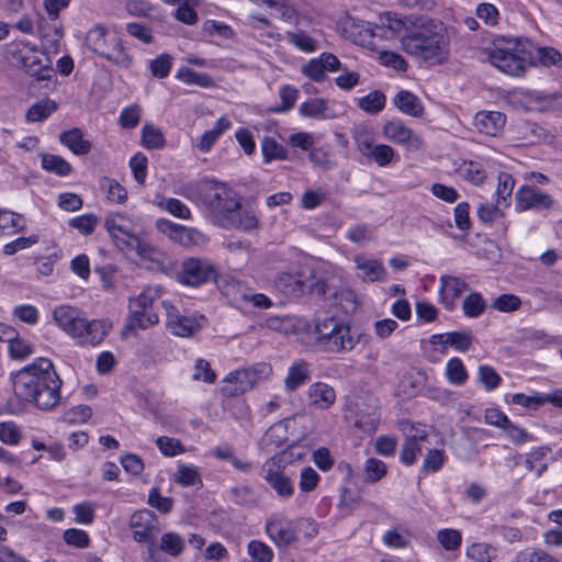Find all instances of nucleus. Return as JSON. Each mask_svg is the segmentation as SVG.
Instances as JSON below:
<instances>
[{"label": "nucleus", "mask_w": 562, "mask_h": 562, "mask_svg": "<svg viewBox=\"0 0 562 562\" xmlns=\"http://www.w3.org/2000/svg\"><path fill=\"white\" fill-rule=\"evenodd\" d=\"M386 25L397 32L402 49L429 65L446 63L450 55V37L446 25L424 16L387 18Z\"/></svg>", "instance_id": "nucleus-1"}, {"label": "nucleus", "mask_w": 562, "mask_h": 562, "mask_svg": "<svg viewBox=\"0 0 562 562\" xmlns=\"http://www.w3.org/2000/svg\"><path fill=\"white\" fill-rule=\"evenodd\" d=\"M63 381L53 362L38 358L13 375V389L22 400L42 411H49L60 401Z\"/></svg>", "instance_id": "nucleus-2"}, {"label": "nucleus", "mask_w": 562, "mask_h": 562, "mask_svg": "<svg viewBox=\"0 0 562 562\" xmlns=\"http://www.w3.org/2000/svg\"><path fill=\"white\" fill-rule=\"evenodd\" d=\"M293 327L296 334L311 330L316 346L321 350L331 353L351 351L364 336L361 333L352 331L347 322L328 314H318L314 318L313 325L303 318H299Z\"/></svg>", "instance_id": "nucleus-3"}, {"label": "nucleus", "mask_w": 562, "mask_h": 562, "mask_svg": "<svg viewBox=\"0 0 562 562\" xmlns=\"http://www.w3.org/2000/svg\"><path fill=\"white\" fill-rule=\"evenodd\" d=\"M86 43L92 52L120 68L127 69L133 65L134 58L114 27L102 24L93 26L86 35Z\"/></svg>", "instance_id": "nucleus-4"}, {"label": "nucleus", "mask_w": 562, "mask_h": 562, "mask_svg": "<svg viewBox=\"0 0 562 562\" xmlns=\"http://www.w3.org/2000/svg\"><path fill=\"white\" fill-rule=\"evenodd\" d=\"M531 45L519 40H509L494 45L488 52L490 63L509 76H520L533 61Z\"/></svg>", "instance_id": "nucleus-5"}, {"label": "nucleus", "mask_w": 562, "mask_h": 562, "mask_svg": "<svg viewBox=\"0 0 562 562\" xmlns=\"http://www.w3.org/2000/svg\"><path fill=\"white\" fill-rule=\"evenodd\" d=\"M162 290L158 285H148L130 300V325L142 329L158 324L159 317L153 311L154 303L160 299Z\"/></svg>", "instance_id": "nucleus-6"}, {"label": "nucleus", "mask_w": 562, "mask_h": 562, "mask_svg": "<svg viewBox=\"0 0 562 562\" xmlns=\"http://www.w3.org/2000/svg\"><path fill=\"white\" fill-rule=\"evenodd\" d=\"M291 461V454L281 451L269 458L260 470V476L281 498H289L294 494V485L291 479L284 474V468Z\"/></svg>", "instance_id": "nucleus-7"}, {"label": "nucleus", "mask_w": 562, "mask_h": 562, "mask_svg": "<svg viewBox=\"0 0 562 562\" xmlns=\"http://www.w3.org/2000/svg\"><path fill=\"white\" fill-rule=\"evenodd\" d=\"M11 60L31 76H40L50 67V59L29 41H15L8 45Z\"/></svg>", "instance_id": "nucleus-8"}, {"label": "nucleus", "mask_w": 562, "mask_h": 562, "mask_svg": "<svg viewBox=\"0 0 562 562\" xmlns=\"http://www.w3.org/2000/svg\"><path fill=\"white\" fill-rule=\"evenodd\" d=\"M206 203L221 225L224 217L238 209L240 198L226 183L212 180L206 184Z\"/></svg>", "instance_id": "nucleus-9"}, {"label": "nucleus", "mask_w": 562, "mask_h": 562, "mask_svg": "<svg viewBox=\"0 0 562 562\" xmlns=\"http://www.w3.org/2000/svg\"><path fill=\"white\" fill-rule=\"evenodd\" d=\"M142 226V218L125 213H110L104 220V227L115 245L124 250L128 243L136 240L137 229Z\"/></svg>", "instance_id": "nucleus-10"}, {"label": "nucleus", "mask_w": 562, "mask_h": 562, "mask_svg": "<svg viewBox=\"0 0 562 562\" xmlns=\"http://www.w3.org/2000/svg\"><path fill=\"white\" fill-rule=\"evenodd\" d=\"M269 372L270 367L263 363L233 371L224 378L221 389L222 393L228 397L244 394L254 389L262 375Z\"/></svg>", "instance_id": "nucleus-11"}, {"label": "nucleus", "mask_w": 562, "mask_h": 562, "mask_svg": "<svg viewBox=\"0 0 562 562\" xmlns=\"http://www.w3.org/2000/svg\"><path fill=\"white\" fill-rule=\"evenodd\" d=\"M216 277V268L210 260L190 257L182 261L177 280L183 285L198 288L214 281Z\"/></svg>", "instance_id": "nucleus-12"}, {"label": "nucleus", "mask_w": 562, "mask_h": 562, "mask_svg": "<svg viewBox=\"0 0 562 562\" xmlns=\"http://www.w3.org/2000/svg\"><path fill=\"white\" fill-rule=\"evenodd\" d=\"M130 526L133 529V539L138 543H147V559L157 562V552L154 547L157 528L155 517L149 510H139L132 515Z\"/></svg>", "instance_id": "nucleus-13"}, {"label": "nucleus", "mask_w": 562, "mask_h": 562, "mask_svg": "<svg viewBox=\"0 0 562 562\" xmlns=\"http://www.w3.org/2000/svg\"><path fill=\"white\" fill-rule=\"evenodd\" d=\"M161 304L167 314V326L176 336L191 337L205 324L203 315H181L171 303L162 301Z\"/></svg>", "instance_id": "nucleus-14"}, {"label": "nucleus", "mask_w": 562, "mask_h": 562, "mask_svg": "<svg viewBox=\"0 0 562 562\" xmlns=\"http://www.w3.org/2000/svg\"><path fill=\"white\" fill-rule=\"evenodd\" d=\"M382 135L389 142L411 150L423 146V138L400 119H391L382 125Z\"/></svg>", "instance_id": "nucleus-15"}, {"label": "nucleus", "mask_w": 562, "mask_h": 562, "mask_svg": "<svg viewBox=\"0 0 562 562\" xmlns=\"http://www.w3.org/2000/svg\"><path fill=\"white\" fill-rule=\"evenodd\" d=\"M341 31L344 35L357 45L370 50H378L379 45L374 41L373 24L364 20L346 16L341 21Z\"/></svg>", "instance_id": "nucleus-16"}, {"label": "nucleus", "mask_w": 562, "mask_h": 562, "mask_svg": "<svg viewBox=\"0 0 562 562\" xmlns=\"http://www.w3.org/2000/svg\"><path fill=\"white\" fill-rule=\"evenodd\" d=\"M111 327L106 319H89L83 316L72 339L79 346L95 347L109 335Z\"/></svg>", "instance_id": "nucleus-17"}, {"label": "nucleus", "mask_w": 562, "mask_h": 562, "mask_svg": "<svg viewBox=\"0 0 562 562\" xmlns=\"http://www.w3.org/2000/svg\"><path fill=\"white\" fill-rule=\"evenodd\" d=\"M517 212L543 211L553 206L554 200L548 193L532 186H522L515 193Z\"/></svg>", "instance_id": "nucleus-18"}, {"label": "nucleus", "mask_w": 562, "mask_h": 562, "mask_svg": "<svg viewBox=\"0 0 562 562\" xmlns=\"http://www.w3.org/2000/svg\"><path fill=\"white\" fill-rule=\"evenodd\" d=\"M266 532L278 548H286L297 539L294 522L282 514H274L268 518Z\"/></svg>", "instance_id": "nucleus-19"}, {"label": "nucleus", "mask_w": 562, "mask_h": 562, "mask_svg": "<svg viewBox=\"0 0 562 562\" xmlns=\"http://www.w3.org/2000/svg\"><path fill=\"white\" fill-rule=\"evenodd\" d=\"M408 432L403 442L400 461L405 465H412L415 463L417 456L422 452L424 442L428 438V429L425 425H409Z\"/></svg>", "instance_id": "nucleus-20"}, {"label": "nucleus", "mask_w": 562, "mask_h": 562, "mask_svg": "<svg viewBox=\"0 0 562 562\" xmlns=\"http://www.w3.org/2000/svg\"><path fill=\"white\" fill-rule=\"evenodd\" d=\"M344 70L340 60L331 53H322L302 67V74L313 81L321 82L326 78L325 72Z\"/></svg>", "instance_id": "nucleus-21"}, {"label": "nucleus", "mask_w": 562, "mask_h": 562, "mask_svg": "<svg viewBox=\"0 0 562 562\" xmlns=\"http://www.w3.org/2000/svg\"><path fill=\"white\" fill-rule=\"evenodd\" d=\"M380 418L381 414L375 398H370L368 402L357 404L355 426L361 431L368 435L375 432L380 424Z\"/></svg>", "instance_id": "nucleus-22"}, {"label": "nucleus", "mask_w": 562, "mask_h": 562, "mask_svg": "<svg viewBox=\"0 0 562 562\" xmlns=\"http://www.w3.org/2000/svg\"><path fill=\"white\" fill-rule=\"evenodd\" d=\"M357 277L363 282H383L386 280L387 272L383 262L375 258H369L363 255H357L353 258Z\"/></svg>", "instance_id": "nucleus-23"}, {"label": "nucleus", "mask_w": 562, "mask_h": 562, "mask_svg": "<svg viewBox=\"0 0 562 562\" xmlns=\"http://www.w3.org/2000/svg\"><path fill=\"white\" fill-rule=\"evenodd\" d=\"M52 316L55 325L70 338H74L85 315L75 306L59 305L53 310Z\"/></svg>", "instance_id": "nucleus-24"}, {"label": "nucleus", "mask_w": 562, "mask_h": 562, "mask_svg": "<svg viewBox=\"0 0 562 562\" xmlns=\"http://www.w3.org/2000/svg\"><path fill=\"white\" fill-rule=\"evenodd\" d=\"M439 284L440 302L447 310H453L456 301L467 291L468 283L459 277L442 274Z\"/></svg>", "instance_id": "nucleus-25"}, {"label": "nucleus", "mask_w": 562, "mask_h": 562, "mask_svg": "<svg viewBox=\"0 0 562 562\" xmlns=\"http://www.w3.org/2000/svg\"><path fill=\"white\" fill-rule=\"evenodd\" d=\"M224 228H235L243 232L250 233L256 231L259 226V218L255 211L249 209H241L239 205L236 211L229 216L224 217L221 224Z\"/></svg>", "instance_id": "nucleus-26"}, {"label": "nucleus", "mask_w": 562, "mask_h": 562, "mask_svg": "<svg viewBox=\"0 0 562 562\" xmlns=\"http://www.w3.org/2000/svg\"><path fill=\"white\" fill-rule=\"evenodd\" d=\"M2 340L8 342L9 356L14 360H25L35 351L33 342L21 337L11 327H7L5 335H3Z\"/></svg>", "instance_id": "nucleus-27"}, {"label": "nucleus", "mask_w": 562, "mask_h": 562, "mask_svg": "<svg viewBox=\"0 0 562 562\" xmlns=\"http://www.w3.org/2000/svg\"><path fill=\"white\" fill-rule=\"evenodd\" d=\"M506 116L497 111H482L474 116L475 127L483 134L496 136L504 128Z\"/></svg>", "instance_id": "nucleus-28"}, {"label": "nucleus", "mask_w": 562, "mask_h": 562, "mask_svg": "<svg viewBox=\"0 0 562 562\" xmlns=\"http://www.w3.org/2000/svg\"><path fill=\"white\" fill-rule=\"evenodd\" d=\"M310 404L318 409H328L336 402V392L325 382H314L308 386Z\"/></svg>", "instance_id": "nucleus-29"}, {"label": "nucleus", "mask_w": 562, "mask_h": 562, "mask_svg": "<svg viewBox=\"0 0 562 562\" xmlns=\"http://www.w3.org/2000/svg\"><path fill=\"white\" fill-rule=\"evenodd\" d=\"M221 293L226 296L232 304L243 302L247 295V288L245 284L233 276L224 274L215 279Z\"/></svg>", "instance_id": "nucleus-30"}, {"label": "nucleus", "mask_w": 562, "mask_h": 562, "mask_svg": "<svg viewBox=\"0 0 562 562\" xmlns=\"http://www.w3.org/2000/svg\"><path fill=\"white\" fill-rule=\"evenodd\" d=\"M311 379V366L304 360L294 361L284 379V387L288 392H293L305 384Z\"/></svg>", "instance_id": "nucleus-31"}, {"label": "nucleus", "mask_w": 562, "mask_h": 562, "mask_svg": "<svg viewBox=\"0 0 562 562\" xmlns=\"http://www.w3.org/2000/svg\"><path fill=\"white\" fill-rule=\"evenodd\" d=\"M274 286L285 296L299 297L306 290V283L302 280L301 274L280 273L274 280Z\"/></svg>", "instance_id": "nucleus-32"}, {"label": "nucleus", "mask_w": 562, "mask_h": 562, "mask_svg": "<svg viewBox=\"0 0 562 562\" xmlns=\"http://www.w3.org/2000/svg\"><path fill=\"white\" fill-rule=\"evenodd\" d=\"M59 142L77 156H85L91 150L90 142L83 138L82 131L77 127L63 132Z\"/></svg>", "instance_id": "nucleus-33"}, {"label": "nucleus", "mask_w": 562, "mask_h": 562, "mask_svg": "<svg viewBox=\"0 0 562 562\" xmlns=\"http://www.w3.org/2000/svg\"><path fill=\"white\" fill-rule=\"evenodd\" d=\"M285 38L289 44L306 54H311L319 49L318 38L313 33L301 29L286 32Z\"/></svg>", "instance_id": "nucleus-34"}, {"label": "nucleus", "mask_w": 562, "mask_h": 562, "mask_svg": "<svg viewBox=\"0 0 562 562\" xmlns=\"http://www.w3.org/2000/svg\"><path fill=\"white\" fill-rule=\"evenodd\" d=\"M232 127V122L226 116H221L214 126L205 131L198 143V148L202 153H209L218 138Z\"/></svg>", "instance_id": "nucleus-35"}, {"label": "nucleus", "mask_w": 562, "mask_h": 562, "mask_svg": "<svg viewBox=\"0 0 562 562\" xmlns=\"http://www.w3.org/2000/svg\"><path fill=\"white\" fill-rule=\"evenodd\" d=\"M394 105L404 114L420 117L424 113V105L420 99L407 90L400 91L393 99Z\"/></svg>", "instance_id": "nucleus-36"}, {"label": "nucleus", "mask_w": 562, "mask_h": 562, "mask_svg": "<svg viewBox=\"0 0 562 562\" xmlns=\"http://www.w3.org/2000/svg\"><path fill=\"white\" fill-rule=\"evenodd\" d=\"M550 401V394L533 392L532 394L512 393L505 395L507 404L518 405L527 409H538Z\"/></svg>", "instance_id": "nucleus-37"}, {"label": "nucleus", "mask_w": 562, "mask_h": 562, "mask_svg": "<svg viewBox=\"0 0 562 562\" xmlns=\"http://www.w3.org/2000/svg\"><path fill=\"white\" fill-rule=\"evenodd\" d=\"M299 114L301 116L326 120L330 119L328 102L322 98L310 99L299 106Z\"/></svg>", "instance_id": "nucleus-38"}, {"label": "nucleus", "mask_w": 562, "mask_h": 562, "mask_svg": "<svg viewBox=\"0 0 562 562\" xmlns=\"http://www.w3.org/2000/svg\"><path fill=\"white\" fill-rule=\"evenodd\" d=\"M41 166L45 171L66 177L72 171L71 165L61 156L54 154H42Z\"/></svg>", "instance_id": "nucleus-39"}, {"label": "nucleus", "mask_w": 562, "mask_h": 562, "mask_svg": "<svg viewBox=\"0 0 562 562\" xmlns=\"http://www.w3.org/2000/svg\"><path fill=\"white\" fill-rule=\"evenodd\" d=\"M465 558L469 562H493L496 549L485 542H474L465 548Z\"/></svg>", "instance_id": "nucleus-40"}, {"label": "nucleus", "mask_w": 562, "mask_h": 562, "mask_svg": "<svg viewBox=\"0 0 562 562\" xmlns=\"http://www.w3.org/2000/svg\"><path fill=\"white\" fill-rule=\"evenodd\" d=\"M98 505L91 501L76 503L71 507L74 521L78 525L91 526L97 517Z\"/></svg>", "instance_id": "nucleus-41"}, {"label": "nucleus", "mask_w": 562, "mask_h": 562, "mask_svg": "<svg viewBox=\"0 0 562 562\" xmlns=\"http://www.w3.org/2000/svg\"><path fill=\"white\" fill-rule=\"evenodd\" d=\"M506 209L507 207H505L504 204L497 203V200L495 199V203L487 201L481 202L477 205L476 215L484 225H492L499 218L504 217V211Z\"/></svg>", "instance_id": "nucleus-42"}, {"label": "nucleus", "mask_w": 562, "mask_h": 562, "mask_svg": "<svg viewBox=\"0 0 562 562\" xmlns=\"http://www.w3.org/2000/svg\"><path fill=\"white\" fill-rule=\"evenodd\" d=\"M5 229H12L14 234L24 232L26 229L24 216L7 209H0V235Z\"/></svg>", "instance_id": "nucleus-43"}, {"label": "nucleus", "mask_w": 562, "mask_h": 562, "mask_svg": "<svg viewBox=\"0 0 562 562\" xmlns=\"http://www.w3.org/2000/svg\"><path fill=\"white\" fill-rule=\"evenodd\" d=\"M363 157L374 161L379 167H386L395 158L398 159L394 148L386 144H375Z\"/></svg>", "instance_id": "nucleus-44"}, {"label": "nucleus", "mask_w": 562, "mask_h": 562, "mask_svg": "<svg viewBox=\"0 0 562 562\" xmlns=\"http://www.w3.org/2000/svg\"><path fill=\"white\" fill-rule=\"evenodd\" d=\"M385 94L378 90L371 91L367 95L361 97L357 100L358 106L369 114L380 113L385 108Z\"/></svg>", "instance_id": "nucleus-45"}, {"label": "nucleus", "mask_w": 562, "mask_h": 562, "mask_svg": "<svg viewBox=\"0 0 562 562\" xmlns=\"http://www.w3.org/2000/svg\"><path fill=\"white\" fill-rule=\"evenodd\" d=\"M175 482L183 487L201 484V476L198 467L193 464L178 463L175 473Z\"/></svg>", "instance_id": "nucleus-46"}, {"label": "nucleus", "mask_w": 562, "mask_h": 562, "mask_svg": "<svg viewBox=\"0 0 562 562\" xmlns=\"http://www.w3.org/2000/svg\"><path fill=\"white\" fill-rule=\"evenodd\" d=\"M176 78L186 85H195L202 88H210L214 83L207 74L198 72L189 67L179 68Z\"/></svg>", "instance_id": "nucleus-47"}, {"label": "nucleus", "mask_w": 562, "mask_h": 562, "mask_svg": "<svg viewBox=\"0 0 562 562\" xmlns=\"http://www.w3.org/2000/svg\"><path fill=\"white\" fill-rule=\"evenodd\" d=\"M497 180V188L494 193L495 199L497 200V203H502L505 207H509L515 180L508 172H501Z\"/></svg>", "instance_id": "nucleus-48"}, {"label": "nucleus", "mask_w": 562, "mask_h": 562, "mask_svg": "<svg viewBox=\"0 0 562 562\" xmlns=\"http://www.w3.org/2000/svg\"><path fill=\"white\" fill-rule=\"evenodd\" d=\"M448 460V456L443 449H429L425 454L420 472L435 473L442 469Z\"/></svg>", "instance_id": "nucleus-49"}, {"label": "nucleus", "mask_w": 562, "mask_h": 562, "mask_svg": "<svg viewBox=\"0 0 562 562\" xmlns=\"http://www.w3.org/2000/svg\"><path fill=\"white\" fill-rule=\"evenodd\" d=\"M446 376L451 384L457 386H461L467 382L469 374L460 358L454 357L447 362Z\"/></svg>", "instance_id": "nucleus-50"}, {"label": "nucleus", "mask_w": 562, "mask_h": 562, "mask_svg": "<svg viewBox=\"0 0 562 562\" xmlns=\"http://www.w3.org/2000/svg\"><path fill=\"white\" fill-rule=\"evenodd\" d=\"M486 302L481 293L473 292L464 297L462 303V311L469 318L480 317L486 310Z\"/></svg>", "instance_id": "nucleus-51"}, {"label": "nucleus", "mask_w": 562, "mask_h": 562, "mask_svg": "<svg viewBox=\"0 0 562 562\" xmlns=\"http://www.w3.org/2000/svg\"><path fill=\"white\" fill-rule=\"evenodd\" d=\"M364 480L368 483H376L387 474L386 464L376 458H368L363 463Z\"/></svg>", "instance_id": "nucleus-52"}, {"label": "nucleus", "mask_w": 562, "mask_h": 562, "mask_svg": "<svg viewBox=\"0 0 562 562\" xmlns=\"http://www.w3.org/2000/svg\"><path fill=\"white\" fill-rule=\"evenodd\" d=\"M459 171L465 180L475 186L483 183L486 178V171L479 161H463Z\"/></svg>", "instance_id": "nucleus-53"}, {"label": "nucleus", "mask_w": 562, "mask_h": 562, "mask_svg": "<svg viewBox=\"0 0 562 562\" xmlns=\"http://www.w3.org/2000/svg\"><path fill=\"white\" fill-rule=\"evenodd\" d=\"M40 36L42 40L43 52L48 56L49 54H57L60 48V41L63 32L59 27L55 26L53 32L46 31L40 26Z\"/></svg>", "instance_id": "nucleus-54"}, {"label": "nucleus", "mask_w": 562, "mask_h": 562, "mask_svg": "<svg viewBox=\"0 0 562 562\" xmlns=\"http://www.w3.org/2000/svg\"><path fill=\"white\" fill-rule=\"evenodd\" d=\"M437 541L446 551L459 550L462 543V533L458 529L443 528L437 531Z\"/></svg>", "instance_id": "nucleus-55"}, {"label": "nucleus", "mask_w": 562, "mask_h": 562, "mask_svg": "<svg viewBox=\"0 0 562 562\" xmlns=\"http://www.w3.org/2000/svg\"><path fill=\"white\" fill-rule=\"evenodd\" d=\"M261 151L265 162L282 160L286 158V149L273 137L266 136L261 142Z\"/></svg>", "instance_id": "nucleus-56"}, {"label": "nucleus", "mask_w": 562, "mask_h": 562, "mask_svg": "<svg viewBox=\"0 0 562 562\" xmlns=\"http://www.w3.org/2000/svg\"><path fill=\"white\" fill-rule=\"evenodd\" d=\"M279 98L281 103L271 108L270 111L273 113H285L294 106L299 98V90L293 86L284 85L279 90Z\"/></svg>", "instance_id": "nucleus-57"}, {"label": "nucleus", "mask_w": 562, "mask_h": 562, "mask_svg": "<svg viewBox=\"0 0 562 562\" xmlns=\"http://www.w3.org/2000/svg\"><path fill=\"white\" fill-rule=\"evenodd\" d=\"M56 109L57 103L54 100L44 99L31 106L26 119L30 122H41L46 120Z\"/></svg>", "instance_id": "nucleus-58"}, {"label": "nucleus", "mask_w": 562, "mask_h": 562, "mask_svg": "<svg viewBox=\"0 0 562 562\" xmlns=\"http://www.w3.org/2000/svg\"><path fill=\"white\" fill-rule=\"evenodd\" d=\"M159 548L171 557H178L184 549V540L177 532H166L161 536Z\"/></svg>", "instance_id": "nucleus-59"}, {"label": "nucleus", "mask_w": 562, "mask_h": 562, "mask_svg": "<svg viewBox=\"0 0 562 562\" xmlns=\"http://www.w3.org/2000/svg\"><path fill=\"white\" fill-rule=\"evenodd\" d=\"M158 450L164 457L172 458L187 451L186 447L177 438L160 436L155 441Z\"/></svg>", "instance_id": "nucleus-60"}, {"label": "nucleus", "mask_w": 562, "mask_h": 562, "mask_svg": "<svg viewBox=\"0 0 562 562\" xmlns=\"http://www.w3.org/2000/svg\"><path fill=\"white\" fill-rule=\"evenodd\" d=\"M175 241L183 247L189 248L204 244L206 241V237L200 231L182 225Z\"/></svg>", "instance_id": "nucleus-61"}, {"label": "nucleus", "mask_w": 562, "mask_h": 562, "mask_svg": "<svg viewBox=\"0 0 562 562\" xmlns=\"http://www.w3.org/2000/svg\"><path fill=\"white\" fill-rule=\"evenodd\" d=\"M101 187L106 194V199L113 203L123 204L127 200V191L116 180L104 178Z\"/></svg>", "instance_id": "nucleus-62"}, {"label": "nucleus", "mask_w": 562, "mask_h": 562, "mask_svg": "<svg viewBox=\"0 0 562 562\" xmlns=\"http://www.w3.org/2000/svg\"><path fill=\"white\" fill-rule=\"evenodd\" d=\"M158 206L178 218L189 220L191 217L190 209L178 199L162 198L158 202Z\"/></svg>", "instance_id": "nucleus-63"}, {"label": "nucleus", "mask_w": 562, "mask_h": 562, "mask_svg": "<svg viewBox=\"0 0 562 562\" xmlns=\"http://www.w3.org/2000/svg\"><path fill=\"white\" fill-rule=\"evenodd\" d=\"M99 224V217L93 213H87L68 221L71 228L77 229L82 235H90L94 232Z\"/></svg>", "instance_id": "nucleus-64"}]
</instances>
